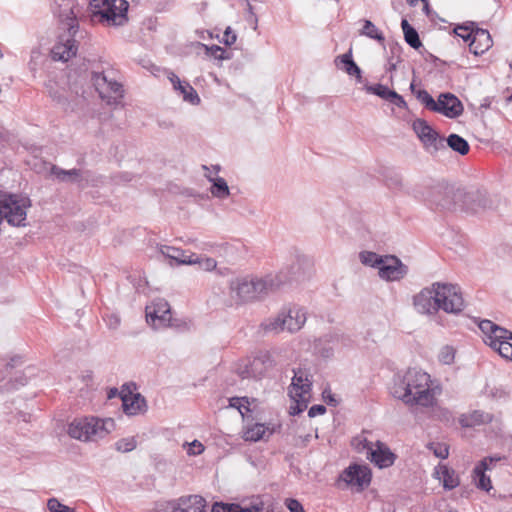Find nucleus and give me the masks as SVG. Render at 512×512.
<instances>
[{"label":"nucleus","instance_id":"obj_7","mask_svg":"<svg viewBox=\"0 0 512 512\" xmlns=\"http://www.w3.org/2000/svg\"><path fill=\"white\" fill-rule=\"evenodd\" d=\"M114 428L115 422L112 418L85 417L72 421L68 427V434L81 441H94L105 437Z\"/></svg>","mask_w":512,"mask_h":512},{"label":"nucleus","instance_id":"obj_48","mask_svg":"<svg viewBox=\"0 0 512 512\" xmlns=\"http://www.w3.org/2000/svg\"><path fill=\"white\" fill-rule=\"evenodd\" d=\"M439 360L444 364L452 363L454 360V349L449 346L444 347L439 354Z\"/></svg>","mask_w":512,"mask_h":512},{"label":"nucleus","instance_id":"obj_39","mask_svg":"<svg viewBox=\"0 0 512 512\" xmlns=\"http://www.w3.org/2000/svg\"><path fill=\"white\" fill-rule=\"evenodd\" d=\"M476 24L474 22H468L464 25H459L454 29V32L457 36L461 37L465 42L471 41L474 28Z\"/></svg>","mask_w":512,"mask_h":512},{"label":"nucleus","instance_id":"obj_45","mask_svg":"<svg viewBox=\"0 0 512 512\" xmlns=\"http://www.w3.org/2000/svg\"><path fill=\"white\" fill-rule=\"evenodd\" d=\"M310 396H305L304 399L297 397L292 398L295 402V405L290 406V414L297 415L304 411L307 408V403Z\"/></svg>","mask_w":512,"mask_h":512},{"label":"nucleus","instance_id":"obj_33","mask_svg":"<svg viewBox=\"0 0 512 512\" xmlns=\"http://www.w3.org/2000/svg\"><path fill=\"white\" fill-rule=\"evenodd\" d=\"M340 60V62L344 65L345 71L350 76H355L358 82H361L362 75L361 69L359 66L353 61L351 51L338 56L336 61Z\"/></svg>","mask_w":512,"mask_h":512},{"label":"nucleus","instance_id":"obj_23","mask_svg":"<svg viewBox=\"0 0 512 512\" xmlns=\"http://www.w3.org/2000/svg\"><path fill=\"white\" fill-rule=\"evenodd\" d=\"M365 89L368 93L375 94L380 98L389 101L390 103L394 104L399 108H407V103L404 100V98L401 95H399L396 91L389 89L385 85H367Z\"/></svg>","mask_w":512,"mask_h":512},{"label":"nucleus","instance_id":"obj_29","mask_svg":"<svg viewBox=\"0 0 512 512\" xmlns=\"http://www.w3.org/2000/svg\"><path fill=\"white\" fill-rule=\"evenodd\" d=\"M438 478L442 480L443 487L447 490L454 489L459 485V478L453 470H450L447 466H439L436 470Z\"/></svg>","mask_w":512,"mask_h":512},{"label":"nucleus","instance_id":"obj_34","mask_svg":"<svg viewBox=\"0 0 512 512\" xmlns=\"http://www.w3.org/2000/svg\"><path fill=\"white\" fill-rule=\"evenodd\" d=\"M404 39L412 48L419 49L422 46L418 32L409 24L406 19L401 22Z\"/></svg>","mask_w":512,"mask_h":512},{"label":"nucleus","instance_id":"obj_31","mask_svg":"<svg viewBox=\"0 0 512 512\" xmlns=\"http://www.w3.org/2000/svg\"><path fill=\"white\" fill-rule=\"evenodd\" d=\"M484 342L497 351L501 357L512 361V343L500 339H487V337L484 338Z\"/></svg>","mask_w":512,"mask_h":512},{"label":"nucleus","instance_id":"obj_16","mask_svg":"<svg viewBox=\"0 0 512 512\" xmlns=\"http://www.w3.org/2000/svg\"><path fill=\"white\" fill-rule=\"evenodd\" d=\"M206 500L200 495L182 496L166 503L167 512H204Z\"/></svg>","mask_w":512,"mask_h":512},{"label":"nucleus","instance_id":"obj_44","mask_svg":"<svg viewBox=\"0 0 512 512\" xmlns=\"http://www.w3.org/2000/svg\"><path fill=\"white\" fill-rule=\"evenodd\" d=\"M429 448L433 451L434 455L440 459H446L449 456V447L443 443H432Z\"/></svg>","mask_w":512,"mask_h":512},{"label":"nucleus","instance_id":"obj_13","mask_svg":"<svg viewBox=\"0 0 512 512\" xmlns=\"http://www.w3.org/2000/svg\"><path fill=\"white\" fill-rule=\"evenodd\" d=\"M230 296L237 302L243 303L259 299L255 278L241 277L230 281Z\"/></svg>","mask_w":512,"mask_h":512},{"label":"nucleus","instance_id":"obj_21","mask_svg":"<svg viewBox=\"0 0 512 512\" xmlns=\"http://www.w3.org/2000/svg\"><path fill=\"white\" fill-rule=\"evenodd\" d=\"M160 252L166 258L175 262L176 265H192L199 261V256L195 253L188 254L186 251L172 246L162 245Z\"/></svg>","mask_w":512,"mask_h":512},{"label":"nucleus","instance_id":"obj_15","mask_svg":"<svg viewBox=\"0 0 512 512\" xmlns=\"http://www.w3.org/2000/svg\"><path fill=\"white\" fill-rule=\"evenodd\" d=\"M170 320V305L164 299H157L146 307V321L154 328L166 326Z\"/></svg>","mask_w":512,"mask_h":512},{"label":"nucleus","instance_id":"obj_2","mask_svg":"<svg viewBox=\"0 0 512 512\" xmlns=\"http://www.w3.org/2000/svg\"><path fill=\"white\" fill-rule=\"evenodd\" d=\"M430 375L416 368L408 369L395 384L392 394L407 405L431 407L436 402L435 388L430 386Z\"/></svg>","mask_w":512,"mask_h":512},{"label":"nucleus","instance_id":"obj_38","mask_svg":"<svg viewBox=\"0 0 512 512\" xmlns=\"http://www.w3.org/2000/svg\"><path fill=\"white\" fill-rule=\"evenodd\" d=\"M359 258L362 264L370 267H377L379 269L384 256H380L371 251H363L359 254Z\"/></svg>","mask_w":512,"mask_h":512},{"label":"nucleus","instance_id":"obj_1","mask_svg":"<svg viewBox=\"0 0 512 512\" xmlns=\"http://www.w3.org/2000/svg\"><path fill=\"white\" fill-rule=\"evenodd\" d=\"M413 306L420 314L432 315L439 309L457 314L464 308V299L457 285L436 282L413 297Z\"/></svg>","mask_w":512,"mask_h":512},{"label":"nucleus","instance_id":"obj_9","mask_svg":"<svg viewBox=\"0 0 512 512\" xmlns=\"http://www.w3.org/2000/svg\"><path fill=\"white\" fill-rule=\"evenodd\" d=\"M306 322V313L302 308H291L280 312L277 316L267 319L262 327L266 332L280 333L299 331Z\"/></svg>","mask_w":512,"mask_h":512},{"label":"nucleus","instance_id":"obj_62","mask_svg":"<svg viewBox=\"0 0 512 512\" xmlns=\"http://www.w3.org/2000/svg\"><path fill=\"white\" fill-rule=\"evenodd\" d=\"M213 170L215 171V173L217 174L220 170V166L219 165H215L213 166Z\"/></svg>","mask_w":512,"mask_h":512},{"label":"nucleus","instance_id":"obj_22","mask_svg":"<svg viewBox=\"0 0 512 512\" xmlns=\"http://www.w3.org/2000/svg\"><path fill=\"white\" fill-rule=\"evenodd\" d=\"M311 382L308 379V375L298 369L294 371V377L289 387V395L291 398L300 397L304 399L305 396H310Z\"/></svg>","mask_w":512,"mask_h":512},{"label":"nucleus","instance_id":"obj_25","mask_svg":"<svg viewBox=\"0 0 512 512\" xmlns=\"http://www.w3.org/2000/svg\"><path fill=\"white\" fill-rule=\"evenodd\" d=\"M368 458L379 468H386L394 463L395 455L385 445L378 443L376 449H369Z\"/></svg>","mask_w":512,"mask_h":512},{"label":"nucleus","instance_id":"obj_55","mask_svg":"<svg viewBox=\"0 0 512 512\" xmlns=\"http://www.w3.org/2000/svg\"><path fill=\"white\" fill-rule=\"evenodd\" d=\"M236 34L231 31V29L228 27L226 31L224 32V38L223 41L226 45H232L236 42Z\"/></svg>","mask_w":512,"mask_h":512},{"label":"nucleus","instance_id":"obj_57","mask_svg":"<svg viewBox=\"0 0 512 512\" xmlns=\"http://www.w3.org/2000/svg\"><path fill=\"white\" fill-rule=\"evenodd\" d=\"M167 77L169 79V81L171 82V84L173 85V88L177 91L179 89V87H181L182 85V81L180 80V78L173 72H167Z\"/></svg>","mask_w":512,"mask_h":512},{"label":"nucleus","instance_id":"obj_51","mask_svg":"<svg viewBox=\"0 0 512 512\" xmlns=\"http://www.w3.org/2000/svg\"><path fill=\"white\" fill-rule=\"evenodd\" d=\"M286 506L290 512H305L302 504L296 499H287Z\"/></svg>","mask_w":512,"mask_h":512},{"label":"nucleus","instance_id":"obj_35","mask_svg":"<svg viewBox=\"0 0 512 512\" xmlns=\"http://www.w3.org/2000/svg\"><path fill=\"white\" fill-rule=\"evenodd\" d=\"M359 33L360 35L366 36L378 41L381 44H384L385 37L383 33L370 20L363 21V28Z\"/></svg>","mask_w":512,"mask_h":512},{"label":"nucleus","instance_id":"obj_17","mask_svg":"<svg viewBox=\"0 0 512 512\" xmlns=\"http://www.w3.org/2000/svg\"><path fill=\"white\" fill-rule=\"evenodd\" d=\"M464 107L462 102L452 93H441L436 101L433 112L440 113L454 119L462 115Z\"/></svg>","mask_w":512,"mask_h":512},{"label":"nucleus","instance_id":"obj_5","mask_svg":"<svg viewBox=\"0 0 512 512\" xmlns=\"http://www.w3.org/2000/svg\"><path fill=\"white\" fill-rule=\"evenodd\" d=\"M456 188L445 182L425 180L407 190V194L414 198L450 209L453 206V193Z\"/></svg>","mask_w":512,"mask_h":512},{"label":"nucleus","instance_id":"obj_53","mask_svg":"<svg viewBox=\"0 0 512 512\" xmlns=\"http://www.w3.org/2000/svg\"><path fill=\"white\" fill-rule=\"evenodd\" d=\"M204 451V446L197 440H194L189 448L188 453L192 455H199Z\"/></svg>","mask_w":512,"mask_h":512},{"label":"nucleus","instance_id":"obj_37","mask_svg":"<svg viewBox=\"0 0 512 512\" xmlns=\"http://www.w3.org/2000/svg\"><path fill=\"white\" fill-rule=\"evenodd\" d=\"M177 91L183 96L184 101L193 105L200 103V98L196 90L188 82L184 81Z\"/></svg>","mask_w":512,"mask_h":512},{"label":"nucleus","instance_id":"obj_59","mask_svg":"<svg viewBox=\"0 0 512 512\" xmlns=\"http://www.w3.org/2000/svg\"><path fill=\"white\" fill-rule=\"evenodd\" d=\"M395 69H396V64L395 63H389L388 70L392 71V70H395Z\"/></svg>","mask_w":512,"mask_h":512},{"label":"nucleus","instance_id":"obj_52","mask_svg":"<svg viewBox=\"0 0 512 512\" xmlns=\"http://www.w3.org/2000/svg\"><path fill=\"white\" fill-rule=\"evenodd\" d=\"M234 504L215 503L211 512H234Z\"/></svg>","mask_w":512,"mask_h":512},{"label":"nucleus","instance_id":"obj_43","mask_svg":"<svg viewBox=\"0 0 512 512\" xmlns=\"http://www.w3.org/2000/svg\"><path fill=\"white\" fill-rule=\"evenodd\" d=\"M205 48H206V54L214 57L215 59L223 60V59L229 58L226 50L218 45H212L211 47L205 46Z\"/></svg>","mask_w":512,"mask_h":512},{"label":"nucleus","instance_id":"obj_6","mask_svg":"<svg viewBox=\"0 0 512 512\" xmlns=\"http://www.w3.org/2000/svg\"><path fill=\"white\" fill-rule=\"evenodd\" d=\"M92 20L105 26H122L128 21L126 0H90Z\"/></svg>","mask_w":512,"mask_h":512},{"label":"nucleus","instance_id":"obj_10","mask_svg":"<svg viewBox=\"0 0 512 512\" xmlns=\"http://www.w3.org/2000/svg\"><path fill=\"white\" fill-rule=\"evenodd\" d=\"M273 360L267 351L257 353L253 358H248L240 362L236 373L242 379L260 378L267 370L272 367Z\"/></svg>","mask_w":512,"mask_h":512},{"label":"nucleus","instance_id":"obj_54","mask_svg":"<svg viewBox=\"0 0 512 512\" xmlns=\"http://www.w3.org/2000/svg\"><path fill=\"white\" fill-rule=\"evenodd\" d=\"M234 512H261L262 508L258 505H252L250 507L243 508L239 504H234Z\"/></svg>","mask_w":512,"mask_h":512},{"label":"nucleus","instance_id":"obj_27","mask_svg":"<svg viewBox=\"0 0 512 512\" xmlns=\"http://www.w3.org/2000/svg\"><path fill=\"white\" fill-rule=\"evenodd\" d=\"M50 174L58 181L66 183H80L84 179L82 170L76 168L64 170L56 165L51 166Z\"/></svg>","mask_w":512,"mask_h":512},{"label":"nucleus","instance_id":"obj_20","mask_svg":"<svg viewBox=\"0 0 512 512\" xmlns=\"http://www.w3.org/2000/svg\"><path fill=\"white\" fill-rule=\"evenodd\" d=\"M493 45L490 33L486 29L477 28L475 26L474 32L469 43V50L474 55H482L489 50Z\"/></svg>","mask_w":512,"mask_h":512},{"label":"nucleus","instance_id":"obj_50","mask_svg":"<svg viewBox=\"0 0 512 512\" xmlns=\"http://www.w3.org/2000/svg\"><path fill=\"white\" fill-rule=\"evenodd\" d=\"M200 267L206 271H211L216 267V260L213 258H202L199 256V261L196 262Z\"/></svg>","mask_w":512,"mask_h":512},{"label":"nucleus","instance_id":"obj_26","mask_svg":"<svg viewBox=\"0 0 512 512\" xmlns=\"http://www.w3.org/2000/svg\"><path fill=\"white\" fill-rule=\"evenodd\" d=\"M479 328L487 339H500L504 341L512 340L511 331L498 326L490 320H482L479 323Z\"/></svg>","mask_w":512,"mask_h":512},{"label":"nucleus","instance_id":"obj_30","mask_svg":"<svg viewBox=\"0 0 512 512\" xmlns=\"http://www.w3.org/2000/svg\"><path fill=\"white\" fill-rule=\"evenodd\" d=\"M205 176L210 182H212V187L210 191L214 197L225 199L230 195L228 184L224 178L211 177L207 173H205Z\"/></svg>","mask_w":512,"mask_h":512},{"label":"nucleus","instance_id":"obj_41","mask_svg":"<svg viewBox=\"0 0 512 512\" xmlns=\"http://www.w3.org/2000/svg\"><path fill=\"white\" fill-rule=\"evenodd\" d=\"M416 98L430 111H433L436 105V101L433 97L424 89H419L415 93Z\"/></svg>","mask_w":512,"mask_h":512},{"label":"nucleus","instance_id":"obj_32","mask_svg":"<svg viewBox=\"0 0 512 512\" xmlns=\"http://www.w3.org/2000/svg\"><path fill=\"white\" fill-rule=\"evenodd\" d=\"M446 148L449 147L453 151L458 152L461 155H466L469 152L468 142L458 134H450L445 139Z\"/></svg>","mask_w":512,"mask_h":512},{"label":"nucleus","instance_id":"obj_64","mask_svg":"<svg viewBox=\"0 0 512 512\" xmlns=\"http://www.w3.org/2000/svg\"><path fill=\"white\" fill-rule=\"evenodd\" d=\"M202 168H203V170H205V171H209V168H208L206 165H203V166H202Z\"/></svg>","mask_w":512,"mask_h":512},{"label":"nucleus","instance_id":"obj_19","mask_svg":"<svg viewBox=\"0 0 512 512\" xmlns=\"http://www.w3.org/2000/svg\"><path fill=\"white\" fill-rule=\"evenodd\" d=\"M122 407L127 415H137L146 410V400L139 393H133L128 386H123L120 393Z\"/></svg>","mask_w":512,"mask_h":512},{"label":"nucleus","instance_id":"obj_8","mask_svg":"<svg viewBox=\"0 0 512 512\" xmlns=\"http://www.w3.org/2000/svg\"><path fill=\"white\" fill-rule=\"evenodd\" d=\"M497 202L496 197L493 199L486 190L476 187H457L453 193V206L471 212L496 208Z\"/></svg>","mask_w":512,"mask_h":512},{"label":"nucleus","instance_id":"obj_36","mask_svg":"<svg viewBox=\"0 0 512 512\" xmlns=\"http://www.w3.org/2000/svg\"><path fill=\"white\" fill-rule=\"evenodd\" d=\"M267 428L264 424L256 423L246 429L244 432V439L246 441H259L264 438Z\"/></svg>","mask_w":512,"mask_h":512},{"label":"nucleus","instance_id":"obj_47","mask_svg":"<svg viewBox=\"0 0 512 512\" xmlns=\"http://www.w3.org/2000/svg\"><path fill=\"white\" fill-rule=\"evenodd\" d=\"M389 186L393 189H397L400 191H404L407 194V190L412 189L413 187H407L404 183V180L401 176H394L389 179Z\"/></svg>","mask_w":512,"mask_h":512},{"label":"nucleus","instance_id":"obj_18","mask_svg":"<svg viewBox=\"0 0 512 512\" xmlns=\"http://www.w3.org/2000/svg\"><path fill=\"white\" fill-rule=\"evenodd\" d=\"M341 479L347 484L363 488L371 482V471L367 466L353 464L342 472Z\"/></svg>","mask_w":512,"mask_h":512},{"label":"nucleus","instance_id":"obj_58","mask_svg":"<svg viewBox=\"0 0 512 512\" xmlns=\"http://www.w3.org/2000/svg\"><path fill=\"white\" fill-rule=\"evenodd\" d=\"M323 397L328 401V403H331L334 405L336 404V400L330 391H327V390L323 391Z\"/></svg>","mask_w":512,"mask_h":512},{"label":"nucleus","instance_id":"obj_12","mask_svg":"<svg viewBox=\"0 0 512 512\" xmlns=\"http://www.w3.org/2000/svg\"><path fill=\"white\" fill-rule=\"evenodd\" d=\"M91 81L99 93V96L110 103H117L122 98V86L117 81L108 77L105 72H92Z\"/></svg>","mask_w":512,"mask_h":512},{"label":"nucleus","instance_id":"obj_61","mask_svg":"<svg viewBox=\"0 0 512 512\" xmlns=\"http://www.w3.org/2000/svg\"><path fill=\"white\" fill-rule=\"evenodd\" d=\"M117 393V390H111L110 393H109V398L113 397L115 394Z\"/></svg>","mask_w":512,"mask_h":512},{"label":"nucleus","instance_id":"obj_49","mask_svg":"<svg viewBox=\"0 0 512 512\" xmlns=\"http://www.w3.org/2000/svg\"><path fill=\"white\" fill-rule=\"evenodd\" d=\"M49 94L51 98L56 101L59 105H61L64 109H67L69 106V103L67 101V98L60 93L58 90L49 89Z\"/></svg>","mask_w":512,"mask_h":512},{"label":"nucleus","instance_id":"obj_60","mask_svg":"<svg viewBox=\"0 0 512 512\" xmlns=\"http://www.w3.org/2000/svg\"><path fill=\"white\" fill-rule=\"evenodd\" d=\"M410 89L411 91L415 94L417 92V90L415 89V84L414 83H411L410 85Z\"/></svg>","mask_w":512,"mask_h":512},{"label":"nucleus","instance_id":"obj_24","mask_svg":"<svg viewBox=\"0 0 512 512\" xmlns=\"http://www.w3.org/2000/svg\"><path fill=\"white\" fill-rule=\"evenodd\" d=\"M500 459V457H486L474 468L473 473L475 479H477V487L479 489L489 491L492 488L490 477L486 476L485 471L490 469V464Z\"/></svg>","mask_w":512,"mask_h":512},{"label":"nucleus","instance_id":"obj_40","mask_svg":"<svg viewBox=\"0 0 512 512\" xmlns=\"http://www.w3.org/2000/svg\"><path fill=\"white\" fill-rule=\"evenodd\" d=\"M136 446L137 442L134 437L122 438L115 443V449L122 453L131 452Z\"/></svg>","mask_w":512,"mask_h":512},{"label":"nucleus","instance_id":"obj_42","mask_svg":"<svg viewBox=\"0 0 512 512\" xmlns=\"http://www.w3.org/2000/svg\"><path fill=\"white\" fill-rule=\"evenodd\" d=\"M229 403H230L231 407L238 409V411L241 413V415H244L246 412L250 411V409L248 407L249 402L246 397H243V398L233 397L230 399Z\"/></svg>","mask_w":512,"mask_h":512},{"label":"nucleus","instance_id":"obj_14","mask_svg":"<svg viewBox=\"0 0 512 512\" xmlns=\"http://www.w3.org/2000/svg\"><path fill=\"white\" fill-rule=\"evenodd\" d=\"M408 273V267L394 255H385L378 269L379 277L386 281H399Z\"/></svg>","mask_w":512,"mask_h":512},{"label":"nucleus","instance_id":"obj_63","mask_svg":"<svg viewBox=\"0 0 512 512\" xmlns=\"http://www.w3.org/2000/svg\"><path fill=\"white\" fill-rule=\"evenodd\" d=\"M419 0H407L410 5H415Z\"/></svg>","mask_w":512,"mask_h":512},{"label":"nucleus","instance_id":"obj_56","mask_svg":"<svg viewBox=\"0 0 512 512\" xmlns=\"http://www.w3.org/2000/svg\"><path fill=\"white\" fill-rule=\"evenodd\" d=\"M326 412V407L323 406V405H313L309 411H308V416L309 417H315L317 415H322Z\"/></svg>","mask_w":512,"mask_h":512},{"label":"nucleus","instance_id":"obj_4","mask_svg":"<svg viewBox=\"0 0 512 512\" xmlns=\"http://www.w3.org/2000/svg\"><path fill=\"white\" fill-rule=\"evenodd\" d=\"M304 266H309V261L305 258H298L290 267H286L277 273H269L264 277L255 278L259 298L278 291L293 280L303 279L306 274Z\"/></svg>","mask_w":512,"mask_h":512},{"label":"nucleus","instance_id":"obj_3","mask_svg":"<svg viewBox=\"0 0 512 512\" xmlns=\"http://www.w3.org/2000/svg\"><path fill=\"white\" fill-rule=\"evenodd\" d=\"M55 4L58 6V9H55L54 13L67 27L68 34L59 37V41L55 44L51 53L54 60L66 62L77 53L78 48L74 36L78 31V22L69 0L64 7L58 3V0H55Z\"/></svg>","mask_w":512,"mask_h":512},{"label":"nucleus","instance_id":"obj_28","mask_svg":"<svg viewBox=\"0 0 512 512\" xmlns=\"http://www.w3.org/2000/svg\"><path fill=\"white\" fill-rule=\"evenodd\" d=\"M492 416L489 413L475 410L469 413L462 414L459 417V423L462 427L470 428L481 424L491 422Z\"/></svg>","mask_w":512,"mask_h":512},{"label":"nucleus","instance_id":"obj_11","mask_svg":"<svg viewBox=\"0 0 512 512\" xmlns=\"http://www.w3.org/2000/svg\"><path fill=\"white\" fill-rule=\"evenodd\" d=\"M414 132L417 134L425 149L434 154L440 150H446L445 138L439 134L423 119H416L412 124Z\"/></svg>","mask_w":512,"mask_h":512},{"label":"nucleus","instance_id":"obj_46","mask_svg":"<svg viewBox=\"0 0 512 512\" xmlns=\"http://www.w3.org/2000/svg\"><path fill=\"white\" fill-rule=\"evenodd\" d=\"M50 512H74L70 507L60 503L56 498H51L47 502Z\"/></svg>","mask_w":512,"mask_h":512}]
</instances>
